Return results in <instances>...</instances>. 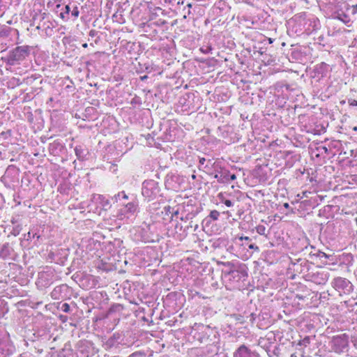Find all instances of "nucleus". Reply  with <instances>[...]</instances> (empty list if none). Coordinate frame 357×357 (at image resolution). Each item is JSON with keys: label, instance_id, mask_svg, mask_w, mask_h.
I'll return each mask as SVG.
<instances>
[{"label": "nucleus", "instance_id": "f257e3e1", "mask_svg": "<svg viewBox=\"0 0 357 357\" xmlns=\"http://www.w3.org/2000/svg\"><path fill=\"white\" fill-rule=\"evenodd\" d=\"M28 55V46H18L9 53L6 58L7 63L15 65L17 62L24 60Z\"/></svg>", "mask_w": 357, "mask_h": 357}, {"label": "nucleus", "instance_id": "f03ea898", "mask_svg": "<svg viewBox=\"0 0 357 357\" xmlns=\"http://www.w3.org/2000/svg\"><path fill=\"white\" fill-rule=\"evenodd\" d=\"M138 209V203L137 202H132L126 204L124 206L123 213L126 214L133 215Z\"/></svg>", "mask_w": 357, "mask_h": 357}, {"label": "nucleus", "instance_id": "7ed1b4c3", "mask_svg": "<svg viewBox=\"0 0 357 357\" xmlns=\"http://www.w3.org/2000/svg\"><path fill=\"white\" fill-rule=\"evenodd\" d=\"M234 357H250V351L245 345H241L234 353Z\"/></svg>", "mask_w": 357, "mask_h": 357}, {"label": "nucleus", "instance_id": "20e7f679", "mask_svg": "<svg viewBox=\"0 0 357 357\" xmlns=\"http://www.w3.org/2000/svg\"><path fill=\"white\" fill-rule=\"evenodd\" d=\"M337 18L340 20L342 22H343L344 24H347L351 21L349 17L344 13H339Z\"/></svg>", "mask_w": 357, "mask_h": 357}, {"label": "nucleus", "instance_id": "39448f33", "mask_svg": "<svg viewBox=\"0 0 357 357\" xmlns=\"http://www.w3.org/2000/svg\"><path fill=\"white\" fill-rule=\"evenodd\" d=\"M70 11V6L68 5H66L65 7V12H62L60 13V17L63 20H66Z\"/></svg>", "mask_w": 357, "mask_h": 357}, {"label": "nucleus", "instance_id": "423d86ee", "mask_svg": "<svg viewBox=\"0 0 357 357\" xmlns=\"http://www.w3.org/2000/svg\"><path fill=\"white\" fill-rule=\"evenodd\" d=\"M347 11H350L352 15H355L357 13V4L350 6L349 5L345 6Z\"/></svg>", "mask_w": 357, "mask_h": 357}, {"label": "nucleus", "instance_id": "0eeeda50", "mask_svg": "<svg viewBox=\"0 0 357 357\" xmlns=\"http://www.w3.org/2000/svg\"><path fill=\"white\" fill-rule=\"evenodd\" d=\"M220 216V213L219 211H218L217 210H213L211 211L210 214H209V217L213 220H217L218 219Z\"/></svg>", "mask_w": 357, "mask_h": 357}, {"label": "nucleus", "instance_id": "6e6552de", "mask_svg": "<svg viewBox=\"0 0 357 357\" xmlns=\"http://www.w3.org/2000/svg\"><path fill=\"white\" fill-rule=\"evenodd\" d=\"M257 231L258 234H261V235H263L264 234V232H265V227L263 226V225H259L258 227H257Z\"/></svg>", "mask_w": 357, "mask_h": 357}, {"label": "nucleus", "instance_id": "1a4fd4ad", "mask_svg": "<svg viewBox=\"0 0 357 357\" xmlns=\"http://www.w3.org/2000/svg\"><path fill=\"white\" fill-rule=\"evenodd\" d=\"M61 310L64 312H68L70 311V305L67 303H65L61 306Z\"/></svg>", "mask_w": 357, "mask_h": 357}, {"label": "nucleus", "instance_id": "9d476101", "mask_svg": "<svg viewBox=\"0 0 357 357\" xmlns=\"http://www.w3.org/2000/svg\"><path fill=\"white\" fill-rule=\"evenodd\" d=\"M71 14H72V15H73V17H75V18H77V17L79 16V10H78L77 6H75V7L73 8V11H72V13H71Z\"/></svg>", "mask_w": 357, "mask_h": 357}, {"label": "nucleus", "instance_id": "9b49d317", "mask_svg": "<svg viewBox=\"0 0 357 357\" xmlns=\"http://www.w3.org/2000/svg\"><path fill=\"white\" fill-rule=\"evenodd\" d=\"M248 248L251 250H255L257 252L259 251V248L257 245H255V244H250L248 245Z\"/></svg>", "mask_w": 357, "mask_h": 357}, {"label": "nucleus", "instance_id": "f8f14e48", "mask_svg": "<svg viewBox=\"0 0 357 357\" xmlns=\"http://www.w3.org/2000/svg\"><path fill=\"white\" fill-rule=\"evenodd\" d=\"M223 203L227 206V207H231L232 206V202L229 200V199H225V201H223Z\"/></svg>", "mask_w": 357, "mask_h": 357}, {"label": "nucleus", "instance_id": "ddd939ff", "mask_svg": "<svg viewBox=\"0 0 357 357\" xmlns=\"http://www.w3.org/2000/svg\"><path fill=\"white\" fill-rule=\"evenodd\" d=\"M229 176V178H227V181L228 180L234 181L236 178V176L234 174H230Z\"/></svg>", "mask_w": 357, "mask_h": 357}, {"label": "nucleus", "instance_id": "4468645a", "mask_svg": "<svg viewBox=\"0 0 357 357\" xmlns=\"http://www.w3.org/2000/svg\"><path fill=\"white\" fill-rule=\"evenodd\" d=\"M218 197L222 202L225 200V197L222 192L219 193Z\"/></svg>", "mask_w": 357, "mask_h": 357}, {"label": "nucleus", "instance_id": "2eb2a0df", "mask_svg": "<svg viewBox=\"0 0 357 357\" xmlns=\"http://www.w3.org/2000/svg\"><path fill=\"white\" fill-rule=\"evenodd\" d=\"M239 240H241V241H243V240L250 241V238L248 236H241V237H239Z\"/></svg>", "mask_w": 357, "mask_h": 357}, {"label": "nucleus", "instance_id": "dca6fc26", "mask_svg": "<svg viewBox=\"0 0 357 357\" xmlns=\"http://www.w3.org/2000/svg\"><path fill=\"white\" fill-rule=\"evenodd\" d=\"M350 105L352 106H357V100H353L351 102H349Z\"/></svg>", "mask_w": 357, "mask_h": 357}, {"label": "nucleus", "instance_id": "f3484780", "mask_svg": "<svg viewBox=\"0 0 357 357\" xmlns=\"http://www.w3.org/2000/svg\"><path fill=\"white\" fill-rule=\"evenodd\" d=\"M122 194H123V198L124 199H128V196L125 193V192H122Z\"/></svg>", "mask_w": 357, "mask_h": 357}, {"label": "nucleus", "instance_id": "a211bd4d", "mask_svg": "<svg viewBox=\"0 0 357 357\" xmlns=\"http://www.w3.org/2000/svg\"><path fill=\"white\" fill-rule=\"evenodd\" d=\"M303 342H305L309 343V342H310V338H309V337H305L303 339Z\"/></svg>", "mask_w": 357, "mask_h": 357}, {"label": "nucleus", "instance_id": "6ab92c4d", "mask_svg": "<svg viewBox=\"0 0 357 357\" xmlns=\"http://www.w3.org/2000/svg\"><path fill=\"white\" fill-rule=\"evenodd\" d=\"M268 41L269 44H272L273 43V39L271 38H268Z\"/></svg>", "mask_w": 357, "mask_h": 357}, {"label": "nucleus", "instance_id": "aec40b11", "mask_svg": "<svg viewBox=\"0 0 357 357\" xmlns=\"http://www.w3.org/2000/svg\"><path fill=\"white\" fill-rule=\"evenodd\" d=\"M284 206L286 208H289V204H288V203H284Z\"/></svg>", "mask_w": 357, "mask_h": 357}, {"label": "nucleus", "instance_id": "412c9836", "mask_svg": "<svg viewBox=\"0 0 357 357\" xmlns=\"http://www.w3.org/2000/svg\"><path fill=\"white\" fill-rule=\"evenodd\" d=\"M290 357H298L296 354H292Z\"/></svg>", "mask_w": 357, "mask_h": 357}, {"label": "nucleus", "instance_id": "4be33fe9", "mask_svg": "<svg viewBox=\"0 0 357 357\" xmlns=\"http://www.w3.org/2000/svg\"><path fill=\"white\" fill-rule=\"evenodd\" d=\"M353 130H355V131H356V130H357V127H356H356H354V128H353Z\"/></svg>", "mask_w": 357, "mask_h": 357}, {"label": "nucleus", "instance_id": "5701e85b", "mask_svg": "<svg viewBox=\"0 0 357 357\" xmlns=\"http://www.w3.org/2000/svg\"><path fill=\"white\" fill-rule=\"evenodd\" d=\"M86 46H87V44H86V43H85V44H84V45H83V47H86Z\"/></svg>", "mask_w": 357, "mask_h": 357}, {"label": "nucleus", "instance_id": "b1692460", "mask_svg": "<svg viewBox=\"0 0 357 357\" xmlns=\"http://www.w3.org/2000/svg\"><path fill=\"white\" fill-rule=\"evenodd\" d=\"M337 281H342V282H343V280L342 279H338Z\"/></svg>", "mask_w": 357, "mask_h": 357}]
</instances>
